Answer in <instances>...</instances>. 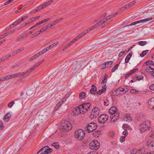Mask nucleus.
<instances>
[{
	"mask_svg": "<svg viewBox=\"0 0 154 154\" xmlns=\"http://www.w3.org/2000/svg\"><path fill=\"white\" fill-rule=\"evenodd\" d=\"M152 19V18H146V19H142L141 20L137 21L135 22H132L131 24H130V26L134 25L137 24H138L139 23H142V22H145L147 21H148L151 20Z\"/></svg>",
	"mask_w": 154,
	"mask_h": 154,
	"instance_id": "ddd939ff",
	"label": "nucleus"
},
{
	"mask_svg": "<svg viewBox=\"0 0 154 154\" xmlns=\"http://www.w3.org/2000/svg\"><path fill=\"white\" fill-rule=\"evenodd\" d=\"M63 102L61 100L58 103H57L54 108V110L56 111L58 110L60 107L61 105Z\"/></svg>",
	"mask_w": 154,
	"mask_h": 154,
	"instance_id": "aec40b11",
	"label": "nucleus"
},
{
	"mask_svg": "<svg viewBox=\"0 0 154 154\" xmlns=\"http://www.w3.org/2000/svg\"><path fill=\"white\" fill-rule=\"evenodd\" d=\"M7 59H8V57H7L6 56H4L2 58L0 59V62H2Z\"/></svg>",
	"mask_w": 154,
	"mask_h": 154,
	"instance_id": "4d7b16f0",
	"label": "nucleus"
},
{
	"mask_svg": "<svg viewBox=\"0 0 154 154\" xmlns=\"http://www.w3.org/2000/svg\"><path fill=\"white\" fill-rule=\"evenodd\" d=\"M119 115L120 114L119 112H117L116 114L111 115L110 116L111 119V122L114 123L118 119Z\"/></svg>",
	"mask_w": 154,
	"mask_h": 154,
	"instance_id": "9b49d317",
	"label": "nucleus"
},
{
	"mask_svg": "<svg viewBox=\"0 0 154 154\" xmlns=\"http://www.w3.org/2000/svg\"><path fill=\"white\" fill-rule=\"evenodd\" d=\"M120 94L119 88H117L116 90H113L111 92V95L112 96H117Z\"/></svg>",
	"mask_w": 154,
	"mask_h": 154,
	"instance_id": "6ab92c4d",
	"label": "nucleus"
},
{
	"mask_svg": "<svg viewBox=\"0 0 154 154\" xmlns=\"http://www.w3.org/2000/svg\"><path fill=\"white\" fill-rule=\"evenodd\" d=\"M113 63V62L112 61H109L105 62V63L106 64V67H108Z\"/></svg>",
	"mask_w": 154,
	"mask_h": 154,
	"instance_id": "e433bc0d",
	"label": "nucleus"
},
{
	"mask_svg": "<svg viewBox=\"0 0 154 154\" xmlns=\"http://www.w3.org/2000/svg\"><path fill=\"white\" fill-rule=\"evenodd\" d=\"M131 72H129L125 76V79H127L128 78L129 76L131 75Z\"/></svg>",
	"mask_w": 154,
	"mask_h": 154,
	"instance_id": "052dcab7",
	"label": "nucleus"
},
{
	"mask_svg": "<svg viewBox=\"0 0 154 154\" xmlns=\"http://www.w3.org/2000/svg\"><path fill=\"white\" fill-rule=\"evenodd\" d=\"M11 115L8 112L4 116L3 119L5 121H8L9 120L11 117Z\"/></svg>",
	"mask_w": 154,
	"mask_h": 154,
	"instance_id": "5701e85b",
	"label": "nucleus"
},
{
	"mask_svg": "<svg viewBox=\"0 0 154 154\" xmlns=\"http://www.w3.org/2000/svg\"><path fill=\"white\" fill-rule=\"evenodd\" d=\"M23 38H24L23 36H20V37H19L17 38V41H20L23 39Z\"/></svg>",
	"mask_w": 154,
	"mask_h": 154,
	"instance_id": "e2e57ef3",
	"label": "nucleus"
},
{
	"mask_svg": "<svg viewBox=\"0 0 154 154\" xmlns=\"http://www.w3.org/2000/svg\"><path fill=\"white\" fill-rule=\"evenodd\" d=\"M88 29L85 30L84 31L82 32L81 33L82 34V35L83 36L84 35H85V34H86V33H88Z\"/></svg>",
	"mask_w": 154,
	"mask_h": 154,
	"instance_id": "5fc2aeb1",
	"label": "nucleus"
},
{
	"mask_svg": "<svg viewBox=\"0 0 154 154\" xmlns=\"http://www.w3.org/2000/svg\"><path fill=\"white\" fill-rule=\"evenodd\" d=\"M91 104L89 103H85L83 104L82 105L79 106V108H81L82 110L83 114L86 112L88 109H90Z\"/></svg>",
	"mask_w": 154,
	"mask_h": 154,
	"instance_id": "1a4fd4ad",
	"label": "nucleus"
},
{
	"mask_svg": "<svg viewBox=\"0 0 154 154\" xmlns=\"http://www.w3.org/2000/svg\"><path fill=\"white\" fill-rule=\"evenodd\" d=\"M82 66L81 65H79L77 67H75L74 69V70L75 71V73L77 72H79L81 70H82L83 69V68L80 69V67Z\"/></svg>",
	"mask_w": 154,
	"mask_h": 154,
	"instance_id": "bb28decb",
	"label": "nucleus"
},
{
	"mask_svg": "<svg viewBox=\"0 0 154 154\" xmlns=\"http://www.w3.org/2000/svg\"><path fill=\"white\" fill-rule=\"evenodd\" d=\"M85 93L84 92H82L79 94V98L80 99H85Z\"/></svg>",
	"mask_w": 154,
	"mask_h": 154,
	"instance_id": "473e14b6",
	"label": "nucleus"
},
{
	"mask_svg": "<svg viewBox=\"0 0 154 154\" xmlns=\"http://www.w3.org/2000/svg\"><path fill=\"white\" fill-rule=\"evenodd\" d=\"M109 112L111 115L116 114L117 112H119L118 109L115 106H112L109 109Z\"/></svg>",
	"mask_w": 154,
	"mask_h": 154,
	"instance_id": "4468645a",
	"label": "nucleus"
},
{
	"mask_svg": "<svg viewBox=\"0 0 154 154\" xmlns=\"http://www.w3.org/2000/svg\"><path fill=\"white\" fill-rule=\"evenodd\" d=\"M136 3V1L134 0L132 2H131L129 3L128 4V5H129V6H130V7H131L132 6L134 5Z\"/></svg>",
	"mask_w": 154,
	"mask_h": 154,
	"instance_id": "49530a36",
	"label": "nucleus"
},
{
	"mask_svg": "<svg viewBox=\"0 0 154 154\" xmlns=\"http://www.w3.org/2000/svg\"><path fill=\"white\" fill-rule=\"evenodd\" d=\"M147 145L149 147H153V141L151 140H149L147 143Z\"/></svg>",
	"mask_w": 154,
	"mask_h": 154,
	"instance_id": "2f4dec72",
	"label": "nucleus"
},
{
	"mask_svg": "<svg viewBox=\"0 0 154 154\" xmlns=\"http://www.w3.org/2000/svg\"><path fill=\"white\" fill-rule=\"evenodd\" d=\"M119 88L120 94L125 93L129 90V88L127 86H125L123 87H120Z\"/></svg>",
	"mask_w": 154,
	"mask_h": 154,
	"instance_id": "2eb2a0df",
	"label": "nucleus"
},
{
	"mask_svg": "<svg viewBox=\"0 0 154 154\" xmlns=\"http://www.w3.org/2000/svg\"><path fill=\"white\" fill-rule=\"evenodd\" d=\"M150 122V121L148 120H146L143 122L139 125L140 132L142 133L147 130L150 127L149 125Z\"/></svg>",
	"mask_w": 154,
	"mask_h": 154,
	"instance_id": "f257e3e1",
	"label": "nucleus"
},
{
	"mask_svg": "<svg viewBox=\"0 0 154 154\" xmlns=\"http://www.w3.org/2000/svg\"><path fill=\"white\" fill-rule=\"evenodd\" d=\"M97 124L94 122H91L87 124L85 128V131L88 133H91L95 130L97 128Z\"/></svg>",
	"mask_w": 154,
	"mask_h": 154,
	"instance_id": "7ed1b4c3",
	"label": "nucleus"
},
{
	"mask_svg": "<svg viewBox=\"0 0 154 154\" xmlns=\"http://www.w3.org/2000/svg\"><path fill=\"white\" fill-rule=\"evenodd\" d=\"M138 44L141 46H143L147 44L146 41H140L138 42Z\"/></svg>",
	"mask_w": 154,
	"mask_h": 154,
	"instance_id": "c03bdc74",
	"label": "nucleus"
},
{
	"mask_svg": "<svg viewBox=\"0 0 154 154\" xmlns=\"http://www.w3.org/2000/svg\"><path fill=\"white\" fill-rule=\"evenodd\" d=\"M82 110L81 109V108H79V106L78 107H75L72 110V112L74 113V115H79L80 113H82Z\"/></svg>",
	"mask_w": 154,
	"mask_h": 154,
	"instance_id": "f8f14e48",
	"label": "nucleus"
},
{
	"mask_svg": "<svg viewBox=\"0 0 154 154\" xmlns=\"http://www.w3.org/2000/svg\"><path fill=\"white\" fill-rule=\"evenodd\" d=\"M154 63V62L152 61V60H148L146 61V62H145L143 64L144 65H145V64L147 66H151V65H152V64Z\"/></svg>",
	"mask_w": 154,
	"mask_h": 154,
	"instance_id": "72a5a7b5",
	"label": "nucleus"
},
{
	"mask_svg": "<svg viewBox=\"0 0 154 154\" xmlns=\"http://www.w3.org/2000/svg\"><path fill=\"white\" fill-rule=\"evenodd\" d=\"M117 14V13H115L113 14H112L111 15L108 16L106 18H105V19H106L107 21L108 20L116 16Z\"/></svg>",
	"mask_w": 154,
	"mask_h": 154,
	"instance_id": "393cba45",
	"label": "nucleus"
},
{
	"mask_svg": "<svg viewBox=\"0 0 154 154\" xmlns=\"http://www.w3.org/2000/svg\"><path fill=\"white\" fill-rule=\"evenodd\" d=\"M63 19V18H61L59 19H57L56 20H55L56 23L57 24L58 23H59V22H60V21L62 20Z\"/></svg>",
	"mask_w": 154,
	"mask_h": 154,
	"instance_id": "338daca9",
	"label": "nucleus"
},
{
	"mask_svg": "<svg viewBox=\"0 0 154 154\" xmlns=\"http://www.w3.org/2000/svg\"><path fill=\"white\" fill-rule=\"evenodd\" d=\"M150 90L154 91V84L151 85L149 87Z\"/></svg>",
	"mask_w": 154,
	"mask_h": 154,
	"instance_id": "774afa93",
	"label": "nucleus"
},
{
	"mask_svg": "<svg viewBox=\"0 0 154 154\" xmlns=\"http://www.w3.org/2000/svg\"><path fill=\"white\" fill-rule=\"evenodd\" d=\"M36 66H33L31 67L27 71L25 72L26 74V76H28L32 72L36 69Z\"/></svg>",
	"mask_w": 154,
	"mask_h": 154,
	"instance_id": "a211bd4d",
	"label": "nucleus"
},
{
	"mask_svg": "<svg viewBox=\"0 0 154 154\" xmlns=\"http://www.w3.org/2000/svg\"><path fill=\"white\" fill-rule=\"evenodd\" d=\"M143 77L142 75H138L136 77V79L138 81L143 80Z\"/></svg>",
	"mask_w": 154,
	"mask_h": 154,
	"instance_id": "ea45409f",
	"label": "nucleus"
},
{
	"mask_svg": "<svg viewBox=\"0 0 154 154\" xmlns=\"http://www.w3.org/2000/svg\"><path fill=\"white\" fill-rule=\"evenodd\" d=\"M45 7L43 4L42 5H40L37 8V9L35 10V11H39L41 9L44 8Z\"/></svg>",
	"mask_w": 154,
	"mask_h": 154,
	"instance_id": "58836bf2",
	"label": "nucleus"
},
{
	"mask_svg": "<svg viewBox=\"0 0 154 154\" xmlns=\"http://www.w3.org/2000/svg\"><path fill=\"white\" fill-rule=\"evenodd\" d=\"M37 57H37V55L36 54H35V55H34V56H32V57H31L29 59V60L30 61H32V60L35 59Z\"/></svg>",
	"mask_w": 154,
	"mask_h": 154,
	"instance_id": "de8ad7c7",
	"label": "nucleus"
},
{
	"mask_svg": "<svg viewBox=\"0 0 154 154\" xmlns=\"http://www.w3.org/2000/svg\"><path fill=\"white\" fill-rule=\"evenodd\" d=\"M97 27H98L96 23L95 25L92 26L91 27L89 28L88 29L89 31H91V30H94L95 29V28Z\"/></svg>",
	"mask_w": 154,
	"mask_h": 154,
	"instance_id": "c9c22d12",
	"label": "nucleus"
},
{
	"mask_svg": "<svg viewBox=\"0 0 154 154\" xmlns=\"http://www.w3.org/2000/svg\"><path fill=\"white\" fill-rule=\"evenodd\" d=\"M24 50V47H22L20 48H19V49L17 50V52L18 53L20 52L21 51H23Z\"/></svg>",
	"mask_w": 154,
	"mask_h": 154,
	"instance_id": "13d9d810",
	"label": "nucleus"
},
{
	"mask_svg": "<svg viewBox=\"0 0 154 154\" xmlns=\"http://www.w3.org/2000/svg\"><path fill=\"white\" fill-rule=\"evenodd\" d=\"M103 88L99 90L97 92V93L99 95H101L102 93L105 92L106 90V85H104L103 86H102Z\"/></svg>",
	"mask_w": 154,
	"mask_h": 154,
	"instance_id": "4be33fe9",
	"label": "nucleus"
},
{
	"mask_svg": "<svg viewBox=\"0 0 154 154\" xmlns=\"http://www.w3.org/2000/svg\"><path fill=\"white\" fill-rule=\"evenodd\" d=\"M130 92L131 93L138 94L139 93V91L134 89H131Z\"/></svg>",
	"mask_w": 154,
	"mask_h": 154,
	"instance_id": "79ce46f5",
	"label": "nucleus"
},
{
	"mask_svg": "<svg viewBox=\"0 0 154 154\" xmlns=\"http://www.w3.org/2000/svg\"><path fill=\"white\" fill-rule=\"evenodd\" d=\"M138 68H136L132 70H131L130 72H131V74H132L137 72V71H138Z\"/></svg>",
	"mask_w": 154,
	"mask_h": 154,
	"instance_id": "8fccbe9b",
	"label": "nucleus"
},
{
	"mask_svg": "<svg viewBox=\"0 0 154 154\" xmlns=\"http://www.w3.org/2000/svg\"><path fill=\"white\" fill-rule=\"evenodd\" d=\"M128 134L127 131L126 130H125L122 132V134L124 135L125 137Z\"/></svg>",
	"mask_w": 154,
	"mask_h": 154,
	"instance_id": "bf43d9fd",
	"label": "nucleus"
},
{
	"mask_svg": "<svg viewBox=\"0 0 154 154\" xmlns=\"http://www.w3.org/2000/svg\"><path fill=\"white\" fill-rule=\"evenodd\" d=\"M125 136H121L120 139V141L122 142H124L125 140Z\"/></svg>",
	"mask_w": 154,
	"mask_h": 154,
	"instance_id": "864d4df0",
	"label": "nucleus"
},
{
	"mask_svg": "<svg viewBox=\"0 0 154 154\" xmlns=\"http://www.w3.org/2000/svg\"><path fill=\"white\" fill-rule=\"evenodd\" d=\"M109 135L111 137H113L114 135V132H110L109 134Z\"/></svg>",
	"mask_w": 154,
	"mask_h": 154,
	"instance_id": "0e129e2a",
	"label": "nucleus"
},
{
	"mask_svg": "<svg viewBox=\"0 0 154 154\" xmlns=\"http://www.w3.org/2000/svg\"><path fill=\"white\" fill-rule=\"evenodd\" d=\"M100 113V109L99 108L95 107L92 109L91 115V118H97Z\"/></svg>",
	"mask_w": 154,
	"mask_h": 154,
	"instance_id": "0eeeda50",
	"label": "nucleus"
},
{
	"mask_svg": "<svg viewBox=\"0 0 154 154\" xmlns=\"http://www.w3.org/2000/svg\"><path fill=\"white\" fill-rule=\"evenodd\" d=\"M72 128L71 124L68 121H65L62 126V129L64 132L69 131Z\"/></svg>",
	"mask_w": 154,
	"mask_h": 154,
	"instance_id": "20e7f679",
	"label": "nucleus"
},
{
	"mask_svg": "<svg viewBox=\"0 0 154 154\" xmlns=\"http://www.w3.org/2000/svg\"><path fill=\"white\" fill-rule=\"evenodd\" d=\"M108 116L107 115H101L98 118V122L100 124L104 123L108 120Z\"/></svg>",
	"mask_w": 154,
	"mask_h": 154,
	"instance_id": "9d476101",
	"label": "nucleus"
},
{
	"mask_svg": "<svg viewBox=\"0 0 154 154\" xmlns=\"http://www.w3.org/2000/svg\"><path fill=\"white\" fill-rule=\"evenodd\" d=\"M85 136V133L82 129H79L76 131L75 133V138L79 140H82Z\"/></svg>",
	"mask_w": 154,
	"mask_h": 154,
	"instance_id": "f03ea898",
	"label": "nucleus"
},
{
	"mask_svg": "<svg viewBox=\"0 0 154 154\" xmlns=\"http://www.w3.org/2000/svg\"><path fill=\"white\" fill-rule=\"evenodd\" d=\"M151 69H150V67L148 66L145 69V70L146 72H149L150 73V72H152V71H150Z\"/></svg>",
	"mask_w": 154,
	"mask_h": 154,
	"instance_id": "680f3d73",
	"label": "nucleus"
},
{
	"mask_svg": "<svg viewBox=\"0 0 154 154\" xmlns=\"http://www.w3.org/2000/svg\"><path fill=\"white\" fill-rule=\"evenodd\" d=\"M100 146V143L97 140L92 141L90 144V148L92 150H97L99 148Z\"/></svg>",
	"mask_w": 154,
	"mask_h": 154,
	"instance_id": "6e6552de",
	"label": "nucleus"
},
{
	"mask_svg": "<svg viewBox=\"0 0 154 154\" xmlns=\"http://www.w3.org/2000/svg\"><path fill=\"white\" fill-rule=\"evenodd\" d=\"M12 2V0H8L7 1L4 3V4L5 5H6L11 3Z\"/></svg>",
	"mask_w": 154,
	"mask_h": 154,
	"instance_id": "6e6d98bb",
	"label": "nucleus"
},
{
	"mask_svg": "<svg viewBox=\"0 0 154 154\" xmlns=\"http://www.w3.org/2000/svg\"><path fill=\"white\" fill-rule=\"evenodd\" d=\"M149 51L148 50H146V51H143L140 54V56L141 57H143L147 53H148Z\"/></svg>",
	"mask_w": 154,
	"mask_h": 154,
	"instance_id": "4c0bfd02",
	"label": "nucleus"
},
{
	"mask_svg": "<svg viewBox=\"0 0 154 154\" xmlns=\"http://www.w3.org/2000/svg\"><path fill=\"white\" fill-rule=\"evenodd\" d=\"M107 67L106 64L105 63L101 65L100 66V68L101 69H103L106 68Z\"/></svg>",
	"mask_w": 154,
	"mask_h": 154,
	"instance_id": "603ef678",
	"label": "nucleus"
},
{
	"mask_svg": "<svg viewBox=\"0 0 154 154\" xmlns=\"http://www.w3.org/2000/svg\"><path fill=\"white\" fill-rule=\"evenodd\" d=\"M82 36H83V35L81 33L79 34L77 36L75 37L73 40L71 41L66 46L64 47L62 51H64L66 50L72 45L76 41Z\"/></svg>",
	"mask_w": 154,
	"mask_h": 154,
	"instance_id": "39448f33",
	"label": "nucleus"
},
{
	"mask_svg": "<svg viewBox=\"0 0 154 154\" xmlns=\"http://www.w3.org/2000/svg\"><path fill=\"white\" fill-rule=\"evenodd\" d=\"M14 78H16L18 76H20L21 75H25L26 76V74L25 72H21L16 73V74H13Z\"/></svg>",
	"mask_w": 154,
	"mask_h": 154,
	"instance_id": "cd10ccee",
	"label": "nucleus"
},
{
	"mask_svg": "<svg viewBox=\"0 0 154 154\" xmlns=\"http://www.w3.org/2000/svg\"><path fill=\"white\" fill-rule=\"evenodd\" d=\"M52 146L55 147L56 149H58L59 148V145L58 143H53Z\"/></svg>",
	"mask_w": 154,
	"mask_h": 154,
	"instance_id": "a19ab883",
	"label": "nucleus"
},
{
	"mask_svg": "<svg viewBox=\"0 0 154 154\" xmlns=\"http://www.w3.org/2000/svg\"><path fill=\"white\" fill-rule=\"evenodd\" d=\"M14 76L13 74L11 75H6V76H5L3 77L4 81H5L6 80H7L10 79L11 78H14Z\"/></svg>",
	"mask_w": 154,
	"mask_h": 154,
	"instance_id": "b1692460",
	"label": "nucleus"
},
{
	"mask_svg": "<svg viewBox=\"0 0 154 154\" xmlns=\"http://www.w3.org/2000/svg\"><path fill=\"white\" fill-rule=\"evenodd\" d=\"M50 20V18H47L46 19H45L41 21H39L37 23V25L38 24V25H40V24L45 23L46 22L48 21H49Z\"/></svg>",
	"mask_w": 154,
	"mask_h": 154,
	"instance_id": "7c9ffc66",
	"label": "nucleus"
},
{
	"mask_svg": "<svg viewBox=\"0 0 154 154\" xmlns=\"http://www.w3.org/2000/svg\"><path fill=\"white\" fill-rule=\"evenodd\" d=\"M53 2V0H50L49 1L47 2H46L44 3H43L44 5V6L45 7H46V6H48L49 5H50Z\"/></svg>",
	"mask_w": 154,
	"mask_h": 154,
	"instance_id": "f704fd0d",
	"label": "nucleus"
},
{
	"mask_svg": "<svg viewBox=\"0 0 154 154\" xmlns=\"http://www.w3.org/2000/svg\"><path fill=\"white\" fill-rule=\"evenodd\" d=\"M43 54L42 51H41L40 52L36 54L38 57H39V56L42 55Z\"/></svg>",
	"mask_w": 154,
	"mask_h": 154,
	"instance_id": "69168bd1",
	"label": "nucleus"
},
{
	"mask_svg": "<svg viewBox=\"0 0 154 154\" xmlns=\"http://www.w3.org/2000/svg\"><path fill=\"white\" fill-rule=\"evenodd\" d=\"M108 78V75H105L104 76V79L101 82L102 84H104L106 82Z\"/></svg>",
	"mask_w": 154,
	"mask_h": 154,
	"instance_id": "37998d69",
	"label": "nucleus"
},
{
	"mask_svg": "<svg viewBox=\"0 0 154 154\" xmlns=\"http://www.w3.org/2000/svg\"><path fill=\"white\" fill-rule=\"evenodd\" d=\"M106 21V19L104 18L100 21L96 23V24L97 25L98 27L99 26L105 23Z\"/></svg>",
	"mask_w": 154,
	"mask_h": 154,
	"instance_id": "c85d7f7f",
	"label": "nucleus"
},
{
	"mask_svg": "<svg viewBox=\"0 0 154 154\" xmlns=\"http://www.w3.org/2000/svg\"><path fill=\"white\" fill-rule=\"evenodd\" d=\"M130 115L129 114H126L125 116H124V119H127V120H125L127 121H128L129 122L131 121L132 120V118L131 117H130Z\"/></svg>",
	"mask_w": 154,
	"mask_h": 154,
	"instance_id": "a878e982",
	"label": "nucleus"
},
{
	"mask_svg": "<svg viewBox=\"0 0 154 154\" xmlns=\"http://www.w3.org/2000/svg\"><path fill=\"white\" fill-rule=\"evenodd\" d=\"M132 56V54L131 53H129L125 59V63H128V62L131 57Z\"/></svg>",
	"mask_w": 154,
	"mask_h": 154,
	"instance_id": "c756f323",
	"label": "nucleus"
},
{
	"mask_svg": "<svg viewBox=\"0 0 154 154\" xmlns=\"http://www.w3.org/2000/svg\"><path fill=\"white\" fill-rule=\"evenodd\" d=\"M14 103V101H12L9 103L8 105V106L9 108H11L13 105Z\"/></svg>",
	"mask_w": 154,
	"mask_h": 154,
	"instance_id": "3c124183",
	"label": "nucleus"
},
{
	"mask_svg": "<svg viewBox=\"0 0 154 154\" xmlns=\"http://www.w3.org/2000/svg\"><path fill=\"white\" fill-rule=\"evenodd\" d=\"M119 65L118 64H116L115 66L112 68V71L113 72H114L115 70L118 68Z\"/></svg>",
	"mask_w": 154,
	"mask_h": 154,
	"instance_id": "09e8293b",
	"label": "nucleus"
},
{
	"mask_svg": "<svg viewBox=\"0 0 154 154\" xmlns=\"http://www.w3.org/2000/svg\"><path fill=\"white\" fill-rule=\"evenodd\" d=\"M52 152V150L47 146L41 148L37 153V154H48Z\"/></svg>",
	"mask_w": 154,
	"mask_h": 154,
	"instance_id": "423d86ee",
	"label": "nucleus"
},
{
	"mask_svg": "<svg viewBox=\"0 0 154 154\" xmlns=\"http://www.w3.org/2000/svg\"><path fill=\"white\" fill-rule=\"evenodd\" d=\"M28 17V16L26 15L20 18L19 19L14 22L13 25H14L15 26L17 25L18 24L20 23L22 21H23L25 19L27 18Z\"/></svg>",
	"mask_w": 154,
	"mask_h": 154,
	"instance_id": "f3484780",
	"label": "nucleus"
},
{
	"mask_svg": "<svg viewBox=\"0 0 154 154\" xmlns=\"http://www.w3.org/2000/svg\"><path fill=\"white\" fill-rule=\"evenodd\" d=\"M69 94H66L65 96L61 100L63 102L66 100L69 97Z\"/></svg>",
	"mask_w": 154,
	"mask_h": 154,
	"instance_id": "a18cd8bd",
	"label": "nucleus"
},
{
	"mask_svg": "<svg viewBox=\"0 0 154 154\" xmlns=\"http://www.w3.org/2000/svg\"><path fill=\"white\" fill-rule=\"evenodd\" d=\"M148 103L149 108L154 110V98H151L149 100Z\"/></svg>",
	"mask_w": 154,
	"mask_h": 154,
	"instance_id": "dca6fc26",
	"label": "nucleus"
},
{
	"mask_svg": "<svg viewBox=\"0 0 154 154\" xmlns=\"http://www.w3.org/2000/svg\"><path fill=\"white\" fill-rule=\"evenodd\" d=\"M97 91V87L96 86L92 85L91 86V88L90 89V92L92 94H94Z\"/></svg>",
	"mask_w": 154,
	"mask_h": 154,
	"instance_id": "412c9836",
	"label": "nucleus"
}]
</instances>
